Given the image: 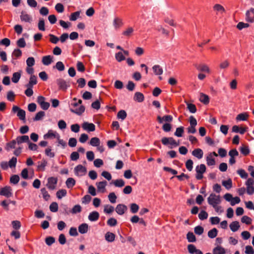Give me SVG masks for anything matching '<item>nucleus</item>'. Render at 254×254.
<instances>
[{
    "mask_svg": "<svg viewBox=\"0 0 254 254\" xmlns=\"http://www.w3.org/2000/svg\"><path fill=\"white\" fill-rule=\"evenodd\" d=\"M45 116V113L44 111H40L38 112L33 118L34 121H40Z\"/></svg>",
    "mask_w": 254,
    "mask_h": 254,
    "instance_id": "58836bf2",
    "label": "nucleus"
},
{
    "mask_svg": "<svg viewBox=\"0 0 254 254\" xmlns=\"http://www.w3.org/2000/svg\"><path fill=\"white\" fill-rule=\"evenodd\" d=\"M11 112L15 114L17 113V116L20 120L24 121L25 120V111L17 106H13L12 108Z\"/></svg>",
    "mask_w": 254,
    "mask_h": 254,
    "instance_id": "20e7f679",
    "label": "nucleus"
},
{
    "mask_svg": "<svg viewBox=\"0 0 254 254\" xmlns=\"http://www.w3.org/2000/svg\"><path fill=\"white\" fill-rule=\"evenodd\" d=\"M47 161L43 159L41 162H38V169L40 171H44L45 170V167L47 165Z\"/></svg>",
    "mask_w": 254,
    "mask_h": 254,
    "instance_id": "cd10ccee",
    "label": "nucleus"
},
{
    "mask_svg": "<svg viewBox=\"0 0 254 254\" xmlns=\"http://www.w3.org/2000/svg\"><path fill=\"white\" fill-rule=\"evenodd\" d=\"M21 73L20 72H16L13 73L11 78L12 81L15 83H17L19 81Z\"/></svg>",
    "mask_w": 254,
    "mask_h": 254,
    "instance_id": "c9c22d12",
    "label": "nucleus"
},
{
    "mask_svg": "<svg viewBox=\"0 0 254 254\" xmlns=\"http://www.w3.org/2000/svg\"><path fill=\"white\" fill-rule=\"evenodd\" d=\"M152 68L156 75H161L163 73V69L159 65H155Z\"/></svg>",
    "mask_w": 254,
    "mask_h": 254,
    "instance_id": "c03bdc74",
    "label": "nucleus"
},
{
    "mask_svg": "<svg viewBox=\"0 0 254 254\" xmlns=\"http://www.w3.org/2000/svg\"><path fill=\"white\" fill-rule=\"evenodd\" d=\"M16 143V139L15 140H12L10 142H8L6 144L5 149L7 151H9L10 148H15Z\"/></svg>",
    "mask_w": 254,
    "mask_h": 254,
    "instance_id": "c85d7f7f",
    "label": "nucleus"
},
{
    "mask_svg": "<svg viewBox=\"0 0 254 254\" xmlns=\"http://www.w3.org/2000/svg\"><path fill=\"white\" fill-rule=\"evenodd\" d=\"M248 118L249 114L245 112L238 115L236 117V119L237 121H245L248 120Z\"/></svg>",
    "mask_w": 254,
    "mask_h": 254,
    "instance_id": "b1692460",
    "label": "nucleus"
},
{
    "mask_svg": "<svg viewBox=\"0 0 254 254\" xmlns=\"http://www.w3.org/2000/svg\"><path fill=\"white\" fill-rule=\"evenodd\" d=\"M88 231V225L86 223H82L78 226V231L81 234L86 233Z\"/></svg>",
    "mask_w": 254,
    "mask_h": 254,
    "instance_id": "a211bd4d",
    "label": "nucleus"
},
{
    "mask_svg": "<svg viewBox=\"0 0 254 254\" xmlns=\"http://www.w3.org/2000/svg\"><path fill=\"white\" fill-rule=\"evenodd\" d=\"M194 231L196 234L200 235L203 233L204 229L200 226H197L194 228Z\"/></svg>",
    "mask_w": 254,
    "mask_h": 254,
    "instance_id": "338daca9",
    "label": "nucleus"
},
{
    "mask_svg": "<svg viewBox=\"0 0 254 254\" xmlns=\"http://www.w3.org/2000/svg\"><path fill=\"white\" fill-rule=\"evenodd\" d=\"M241 221L243 223L250 225L252 223V219L247 216H244L241 218Z\"/></svg>",
    "mask_w": 254,
    "mask_h": 254,
    "instance_id": "0e129e2a",
    "label": "nucleus"
},
{
    "mask_svg": "<svg viewBox=\"0 0 254 254\" xmlns=\"http://www.w3.org/2000/svg\"><path fill=\"white\" fill-rule=\"evenodd\" d=\"M222 184L227 190H229L232 187V181L231 179L226 181H223Z\"/></svg>",
    "mask_w": 254,
    "mask_h": 254,
    "instance_id": "72a5a7b5",
    "label": "nucleus"
},
{
    "mask_svg": "<svg viewBox=\"0 0 254 254\" xmlns=\"http://www.w3.org/2000/svg\"><path fill=\"white\" fill-rule=\"evenodd\" d=\"M192 155L200 159L202 158L203 152L202 149L200 148H197L193 150L192 152Z\"/></svg>",
    "mask_w": 254,
    "mask_h": 254,
    "instance_id": "f3484780",
    "label": "nucleus"
},
{
    "mask_svg": "<svg viewBox=\"0 0 254 254\" xmlns=\"http://www.w3.org/2000/svg\"><path fill=\"white\" fill-rule=\"evenodd\" d=\"M115 235L111 232H108L105 234V239L108 242H113L115 239Z\"/></svg>",
    "mask_w": 254,
    "mask_h": 254,
    "instance_id": "aec40b11",
    "label": "nucleus"
},
{
    "mask_svg": "<svg viewBox=\"0 0 254 254\" xmlns=\"http://www.w3.org/2000/svg\"><path fill=\"white\" fill-rule=\"evenodd\" d=\"M16 44L19 48H24L26 46V42L23 38H21L18 40Z\"/></svg>",
    "mask_w": 254,
    "mask_h": 254,
    "instance_id": "6e6d98bb",
    "label": "nucleus"
},
{
    "mask_svg": "<svg viewBox=\"0 0 254 254\" xmlns=\"http://www.w3.org/2000/svg\"><path fill=\"white\" fill-rule=\"evenodd\" d=\"M208 216V213L204 210H201L198 214V218L201 220L206 219Z\"/></svg>",
    "mask_w": 254,
    "mask_h": 254,
    "instance_id": "603ef678",
    "label": "nucleus"
},
{
    "mask_svg": "<svg viewBox=\"0 0 254 254\" xmlns=\"http://www.w3.org/2000/svg\"><path fill=\"white\" fill-rule=\"evenodd\" d=\"M81 210V206L79 204H77L74 205L72 209L70 210V213L73 214H75L78 213H80Z\"/></svg>",
    "mask_w": 254,
    "mask_h": 254,
    "instance_id": "4c0bfd02",
    "label": "nucleus"
},
{
    "mask_svg": "<svg viewBox=\"0 0 254 254\" xmlns=\"http://www.w3.org/2000/svg\"><path fill=\"white\" fill-rule=\"evenodd\" d=\"M187 109L191 113H195L196 112V108L194 104L191 103H187Z\"/></svg>",
    "mask_w": 254,
    "mask_h": 254,
    "instance_id": "8fccbe9b",
    "label": "nucleus"
},
{
    "mask_svg": "<svg viewBox=\"0 0 254 254\" xmlns=\"http://www.w3.org/2000/svg\"><path fill=\"white\" fill-rule=\"evenodd\" d=\"M55 9L59 13H62L64 11V6L61 3H58L55 5Z\"/></svg>",
    "mask_w": 254,
    "mask_h": 254,
    "instance_id": "680f3d73",
    "label": "nucleus"
},
{
    "mask_svg": "<svg viewBox=\"0 0 254 254\" xmlns=\"http://www.w3.org/2000/svg\"><path fill=\"white\" fill-rule=\"evenodd\" d=\"M207 164L208 166H213L215 164V160L212 156V154L210 153L209 155L206 157Z\"/></svg>",
    "mask_w": 254,
    "mask_h": 254,
    "instance_id": "7c9ffc66",
    "label": "nucleus"
},
{
    "mask_svg": "<svg viewBox=\"0 0 254 254\" xmlns=\"http://www.w3.org/2000/svg\"><path fill=\"white\" fill-rule=\"evenodd\" d=\"M54 68H56L57 70H58L60 71H64L65 69L64 65L63 62L61 61L58 62L56 65L53 67Z\"/></svg>",
    "mask_w": 254,
    "mask_h": 254,
    "instance_id": "f704fd0d",
    "label": "nucleus"
},
{
    "mask_svg": "<svg viewBox=\"0 0 254 254\" xmlns=\"http://www.w3.org/2000/svg\"><path fill=\"white\" fill-rule=\"evenodd\" d=\"M19 181V177L17 175H13L10 178V183L16 185Z\"/></svg>",
    "mask_w": 254,
    "mask_h": 254,
    "instance_id": "09e8293b",
    "label": "nucleus"
},
{
    "mask_svg": "<svg viewBox=\"0 0 254 254\" xmlns=\"http://www.w3.org/2000/svg\"><path fill=\"white\" fill-rule=\"evenodd\" d=\"M107 224L111 227H114L117 224V221L114 218H110L107 221Z\"/></svg>",
    "mask_w": 254,
    "mask_h": 254,
    "instance_id": "bf43d9fd",
    "label": "nucleus"
},
{
    "mask_svg": "<svg viewBox=\"0 0 254 254\" xmlns=\"http://www.w3.org/2000/svg\"><path fill=\"white\" fill-rule=\"evenodd\" d=\"M218 234V230L216 228H214L210 230L208 232V236L209 238L211 239H213L215 238Z\"/></svg>",
    "mask_w": 254,
    "mask_h": 254,
    "instance_id": "2f4dec72",
    "label": "nucleus"
},
{
    "mask_svg": "<svg viewBox=\"0 0 254 254\" xmlns=\"http://www.w3.org/2000/svg\"><path fill=\"white\" fill-rule=\"evenodd\" d=\"M184 132V127H180L176 128L174 135L177 137H182Z\"/></svg>",
    "mask_w": 254,
    "mask_h": 254,
    "instance_id": "37998d69",
    "label": "nucleus"
},
{
    "mask_svg": "<svg viewBox=\"0 0 254 254\" xmlns=\"http://www.w3.org/2000/svg\"><path fill=\"white\" fill-rule=\"evenodd\" d=\"M75 174L78 176H82L85 175L87 172L86 168L81 165L76 166L74 169Z\"/></svg>",
    "mask_w": 254,
    "mask_h": 254,
    "instance_id": "0eeeda50",
    "label": "nucleus"
},
{
    "mask_svg": "<svg viewBox=\"0 0 254 254\" xmlns=\"http://www.w3.org/2000/svg\"><path fill=\"white\" fill-rule=\"evenodd\" d=\"M107 185V182L106 181L96 183V186L98 190H104Z\"/></svg>",
    "mask_w": 254,
    "mask_h": 254,
    "instance_id": "c756f323",
    "label": "nucleus"
},
{
    "mask_svg": "<svg viewBox=\"0 0 254 254\" xmlns=\"http://www.w3.org/2000/svg\"><path fill=\"white\" fill-rule=\"evenodd\" d=\"M108 198L112 203H114L116 201L117 196L114 192H111L108 195Z\"/></svg>",
    "mask_w": 254,
    "mask_h": 254,
    "instance_id": "774afa93",
    "label": "nucleus"
},
{
    "mask_svg": "<svg viewBox=\"0 0 254 254\" xmlns=\"http://www.w3.org/2000/svg\"><path fill=\"white\" fill-rule=\"evenodd\" d=\"M240 151L242 154L245 156H247L249 154L250 151L248 146L243 145L240 148Z\"/></svg>",
    "mask_w": 254,
    "mask_h": 254,
    "instance_id": "79ce46f5",
    "label": "nucleus"
},
{
    "mask_svg": "<svg viewBox=\"0 0 254 254\" xmlns=\"http://www.w3.org/2000/svg\"><path fill=\"white\" fill-rule=\"evenodd\" d=\"M50 210L53 212H56L58 210V204L56 202H52L49 207Z\"/></svg>",
    "mask_w": 254,
    "mask_h": 254,
    "instance_id": "864d4df0",
    "label": "nucleus"
},
{
    "mask_svg": "<svg viewBox=\"0 0 254 254\" xmlns=\"http://www.w3.org/2000/svg\"><path fill=\"white\" fill-rule=\"evenodd\" d=\"M198 70L201 71L207 72L209 71L208 67L205 64H200L196 66Z\"/></svg>",
    "mask_w": 254,
    "mask_h": 254,
    "instance_id": "5fc2aeb1",
    "label": "nucleus"
},
{
    "mask_svg": "<svg viewBox=\"0 0 254 254\" xmlns=\"http://www.w3.org/2000/svg\"><path fill=\"white\" fill-rule=\"evenodd\" d=\"M17 163V158L15 157H12V158L7 162L8 167L10 168H14Z\"/></svg>",
    "mask_w": 254,
    "mask_h": 254,
    "instance_id": "49530a36",
    "label": "nucleus"
},
{
    "mask_svg": "<svg viewBox=\"0 0 254 254\" xmlns=\"http://www.w3.org/2000/svg\"><path fill=\"white\" fill-rule=\"evenodd\" d=\"M246 20L249 22H254V8H251L246 13Z\"/></svg>",
    "mask_w": 254,
    "mask_h": 254,
    "instance_id": "9d476101",
    "label": "nucleus"
},
{
    "mask_svg": "<svg viewBox=\"0 0 254 254\" xmlns=\"http://www.w3.org/2000/svg\"><path fill=\"white\" fill-rule=\"evenodd\" d=\"M12 189L9 186H6L2 188L0 190V195L5 196L7 197H9L12 196L11 192Z\"/></svg>",
    "mask_w": 254,
    "mask_h": 254,
    "instance_id": "1a4fd4ad",
    "label": "nucleus"
},
{
    "mask_svg": "<svg viewBox=\"0 0 254 254\" xmlns=\"http://www.w3.org/2000/svg\"><path fill=\"white\" fill-rule=\"evenodd\" d=\"M207 202L210 205L215 207V205H219L221 202V197L219 195L211 193L207 198Z\"/></svg>",
    "mask_w": 254,
    "mask_h": 254,
    "instance_id": "f257e3e1",
    "label": "nucleus"
},
{
    "mask_svg": "<svg viewBox=\"0 0 254 254\" xmlns=\"http://www.w3.org/2000/svg\"><path fill=\"white\" fill-rule=\"evenodd\" d=\"M127 116V114L126 112L123 110L120 111L117 114L118 118L121 119L122 120H125Z\"/></svg>",
    "mask_w": 254,
    "mask_h": 254,
    "instance_id": "3c124183",
    "label": "nucleus"
},
{
    "mask_svg": "<svg viewBox=\"0 0 254 254\" xmlns=\"http://www.w3.org/2000/svg\"><path fill=\"white\" fill-rule=\"evenodd\" d=\"M17 143L20 144L22 143H28L30 141L28 135L18 136L16 137Z\"/></svg>",
    "mask_w": 254,
    "mask_h": 254,
    "instance_id": "4468645a",
    "label": "nucleus"
},
{
    "mask_svg": "<svg viewBox=\"0 0 254 254\" xmlns=\"http://www.w3.org/2000/svg\"><path fill=\"white\" fill-rule=\"evenodd\" d=\"M41 191L43 195L44 199L45 200H48L49 199L50 195L48 193V191L46 190V189L44 188L41 189Z\"/></svg>",
    "mask_w": 254,
    "mask_h": 254,
    "instance_id": "e2e57ef3",
    "label": "nucleus"
},
{
    "mask_svg": "<svg viewBox=\"0 0 254 254\" xmlns=\"http://www.w3.org/2000/svg\"><path fill=\"white\" fill-rule=\"evenodd\" d=\"M88 218L90 221H96L99 218V213L97 211H93L89 213Z\"/></svg>",
    "mask_w": 254,
    "mask_h": 254,
    "instance_id": "dca6fc26",
    "label": "nucleus"
},
{
    "mask_svg": "<svg viewBox=\"0 0 254 254\" xmlns=\"http://www.w3.org/2000/svg\"><path fill=\"white\" fill-rule=\"evenodd\" d=\"M37 83V77L35 75H31L28 83L25 86L33 87V86L36 85Z\"/></svg>",
    "mask_w": 254,
    "mask_h": 254,
    "instance_id": "4be33fe9",
    "label": "nucleus"
},
{
    "mask_svg": "<svg viewBox=\"0 0 254 254\" xmlns=\"http://www.w3.org/2000/svg\"><path fill=\"white\" fill-rule=\"evenodd\" d=\"M38 27L40 30L42 31H45V21L43 18H39Z\"/></svg>",
    "mask_w": 254,
    "mask_h": 254,
    "instance_id": "a18cd8bd",
    "label": "nucleus"
},
{
    "mask_svg": "<svg viewBox=\"0 0 254 254\" xmlns=\"http://www.w3.org/2000/svg\"><path fill=\"white\" fill-rule=\"evenodd\" d=\"M61 208L63 210V212L65 214H69L70 213V210L66 204H62Z\"/></svg>",
    "mask_w": 254,
    "mask_h": 254,
    "instance_id": "69168bd1",
    "label": "nucleus"
},
{
    "mask_svg": "<svg viewBox=\"0 0 254 254\" xmlns=\"http://www.w3.org/2000/svg\"><path fill=\"white\" fill-rule=\"evenodd\" d=\"M162 144L164 145L167 146L170 145L169 146V148H173L174 147H177L179 145V142H177L173 137H163L161 139Z\"/></svg>",
    "mask_w": 254,
    "mask_h": 254,
    "instance_id": "f03ea898",
    "label": "nucleus"
},
{
    "mask_svg": "<svg viewBox=\"0 0 254 254\" xmlns=\"http://www.w3.org/2000/svg\"><path fill=\"white\" fill-rule=\"evenodd\" d=\"M100 143V139L96 137L92 138L90 141V144L93 146H99Z\"/></svg>",
    "mask_w": 254,
    "mask_h": 254,
    "instance_id": "e433bc0d",
    "label": "nucleus"
},
{
    "mask_svg": "<svg viewBox=\"0 0 254 254\" xmlns=\"http://www.w3.org/2000/svg\"><path fill=\"white\" fill-rule=\"evenodd\" d=\"M130 211L132 213H136L139 209V206L134 203L130 204Z\"/></svg>",
    "mask_w": 254,
    "mask_h": 254,
    "instance_id": "052dcab7",
    "label": "nucleus"
},
{
    "mask_svg": "<svg viewBox=\"0 0 254 254\" xmlns=\"http://www.w3.org/2000/svg\"><path fill=\"white\" fill-rule=\"evenodd\" d=\"M77 104L75 102L71 103L69 105L70 111L77 115H81L85 111V107L83 105H80L78 108H75L77 107Z\"/></svg>",
    "mask_w": 254,
    "mask_h": 254,
    "instance_id": "7ed1b4c3",
    "label": "nucleus"
},
{
    "mask_svg": "<svg viewBox=\"0 0 254 254\" xmlns=\"http://www.w3.org/2000/svg\"><path fill=\"white\" fill-rule=\"evenodd\" d=\"M133 100L138 102H142L144 100V96L142 93L139 92H136L134 94Z\"/></svg>",
    "mask_w": 254,
    "mask_h": 254,
    "instance_id": "6ab92c4d",
    "label": "nucleus"
},
{
    "mask_svg": "<svg viewBox=\"0 0 254 254\" xmlns=\"http://www.w3.org/2000/svg\"><path fill=\"white\" fill-rule=\"evenodd\" d=\"M113 184L116 187L122 188L125 185V182L123 179H117L113 182Z\"/></svg>",
    "mask_w": 254,
    "mask_h": 254,
    "instance_id": "a19ab883",
    "label": "nucleus"
},
{
    "mask_svg": "<svg viewBox=\"0 0 254 254\" xmlns=\"http://www.w3.org/2000/svg\"><path fill=\"white\" fill-rule=\"evenodd\" d=\"M58 134L56 132H54L52 130H49L48 132L44 135L43 137L45 139L51 138H57Z\"/></svg>",
    "mask_w": 254,
    "mask_h": 254,
    "instance_id": "412c9836",
    "label": "nucleus"
},
{
    "mask_svg": "<svg viewBox=\"0 0 254 254\" xmlns=\"http://www.w3.org/2000/svg\"><path fill=\"white\" fill-rule=\"evenodd\" d=\"M57 182L58 179L57 178L51 177L48 179L46 186L49 189L54 190L56 189Z\"/></svg>",
    "mask_w": 254,
    "mask_h": 254,
    "instance_id": "423d86ee",
    "label": "nucleus"
},
{
    "mask_svg": "<svg viewBox=\"0 0 254 254\" xmlns=\"http://www.w3.org/2000/svg\"><path fill=\"white\" fill-rule=\"evenodd\" d=\"M195 171L196 174L195 178L197 180H201L203 176V174L206 171V167L204 164H201L199 165H197L195 168Z\"/></svg>",
    "mask_w": 254,
    "mask_h": 254,
    "instance_id": "39448f33",
    "label": "nucleus"
},
{
    "mask_svg": "<svg viewBox=\"0 0 254 254\" xmlns=\"http://www.w3.org/2000/svg\"><path fill=\"white\" fill-rule=\"evenodd\" d=\"M113 25L115 28H119L123 25L122 20L118 17L115 18L113 22Z\"/></svg>",
    "mask_w": 254,
    "mask_h": 254,
    "instance_id": "de8ad7c7",
    "label": "nucleus"
},
{
    "mask_svg": "<svg viewBox=\"0 0 254 254\" xmlns=\"http://www.w3.org/2000/svg\"><path fill=\"white\" fill-rule=\"evenodd\" d=\"M127 209V206L123 204H119L116 207V212L120 215H123Z\"/></svg>",
    "mask_w": 254,
    "mask_h": 254,
    "instance_id": "f8f14e48",
    "label": "nucleus"
},
{
    "mask_svg": "<svg viewBox=\"0 0 254 254\" xmlns=\"http://www.w3.org/2000/svg\"><path fill=\"white\" fill-rule=\"evenodd\" d=\"M199 100L205 105H207L209 102V98L207 95L202 93H200Z\"/></svg>",
    "mask_w": 254,
    "mask_h": 254,
    "instance_id": "5701e85b",
    "label": "nucleus"
},
{
    "mask_svg": "<svg viewBox=\"0 0 254 254\" xmlns=\"http://www.w3.org/2000/svg\"><path fill=\"white\" fill-rule=\"evenodd\" d=\"M82 128L89 132L94 131L95 130V126L93 123L84 122L82 126Z\"/></svg>",
    "mask_w": 254,
    "mask_h": 254,
    "instance_id": "9b49d317",
    "label": "nucleus"
},
{
    "mask_svg": "<svg viewBox=\"0 0 254 254\" xmlns=\"http://www.w3.org/2000/svg\"><path fill=\"white\" fill-rule=\"evenodd\" d=\"M20 19L22 21L30 22L31 21L32 18L30 15L27 14L26 11H22L20 15Z\"/></svg>",
    "mask_w": 254,
    "mask_h": 254,
    "instance_id": "ddd939ff",
    "label": "nucleus"
},
{
    "mask_svg": "<svg viewBox=\"0 0 254 254\" xmlns=\"http://www.w3.org/2000/svg\"><path fill=\"white\" fill-rule=\"evenodd\" d=\"M229 227L232 231L236 232L240 228L239 222L237 221H233L230 224Z\"/></svg>",
    "mask_w": 254,
    "mask_h": 254,
    "instance_id": "a878e982",
    "label": "nucleus"
},
{
    "mask_svg": "<svg viewBox=\"0 0 254 254\" xmlns=\"http://www.w3.org/2000/svg\"><path fill=\"white\" fill-rule=\"evenodd\" d=\"M250 26V24L247 23H244L243 22H240L237 25V28L241 30L243 28H248Z\"/></svg>",
    "mask_w": 254,
    "mask_h": 254,
    "instance_id": "4d7b16f0",
    "label": "nucleus"
},
{
    "mask_svg": "<svg viewBox=\"0 0 254 254\" xmlns=\"http://www.w3.org/2000/svg\"><path fill=\"white\" fill-rule=\"evenodd\" d=\"M56 83L59 86V89L65 91L69 87V84L65 80L62 78H58L56 80Z\"/></svg>",
    "mask_w": 254,
    "mask_h": 254,
    "instance_id": "6e6552de",
    "label": "nucleus"
},
{
    "mask_svg": "<svg viewBox=\"0 0 254 254\" xmlns=\"http://www.w3.org/2000/svg\"><path fill=\"white\" fill-rule=\"evenodd\" d=\"M53 57L50 55L45 56L42 58V62L45 65H49L53 62Z\"/></svg>",
    "mask_w": 254,
    "mask_h": 254,
    "instance_id": "2eb2a0df",
    "label": "nucleus"
},
{
    "mask_svg": "<svg viewBox=\"0 0 254 254\" xmlns=\"http://www.w3.org/2000/svg\"><path fill=\"white\" fill-rule=\"evenodd\" d=\"M226 251L221 246H217L213 250V254H225Z\"/></svg>",
    "mask_w": 254,
    "mask_h": 254,
    "instance_id": "393cba45",
    "label": "nucleus"
},
{
    "mask_svg": "<svg viewBox=\"0 0 254 254\" xmlns=\"http://www.w3.org/2000/svg\"><path fill=\"white\" fill-rule=\"evenodd\" d=\"M187 238L189 242L193 243L196 241V237L193 233L191 232H189L187 235Z\"/></svg>",
    "mask_w": 254,
    "mask_h": 254,
    "instance_id": "473e14b6",
    "label": "nucleus"
},
{
    "mask_svg": "<svg viewBox=\"0 0 254 254\" xmlns=\"http://www.w3.org/2000/svg\"><path fill=\"white\" fill-rule=\"evenodd\" d=\"M115 58L117 61L121 62L125 60V57L121 52H119L116 54Z\"/></svg>",
    "mask_w": 254,
    "mask_h": 254,
    "instance_id": "13d9d810",
    "label": "nucleus"
},
{
    "mask_svg": "<svg viewBox=\"0 0 254 254\" xmlns=\"http://www.w3.org/2000/svg\"><path fill=\"white\" fill-rule=\"evenodd\" d=\"M65 184L67 188H72L75 185V181L72 178H69L66 180Z\"/></svg>",
    "mask_w": 254,
    "mask_h": 254,
    "instance_id": "bb28decb",
    "label": "nucleus"
},
{
    "mask_svg": "<svg viewBox=\"0 0 254 254\" xmlns=\"http://www.w3.org/2000/svg\"><path fill=\"white\" fill-rule=\"evenodd\" d=\"M67 191L64 189H61L59 190L56 193V196L59 199H61L63 197L66 195Z\"/></svg>",
    "mask_w": 254,
    "mask_h": 254,
    "instance_id": "ea45409f",
    "label": "nucleus"
}]
</instances>
